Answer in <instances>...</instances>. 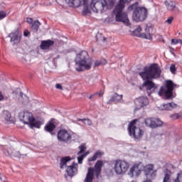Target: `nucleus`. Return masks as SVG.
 Here are the masks:
<instances>
[{"label": "nucleus", "instance_id": "f257e3e1", "mask_svg": "<svg viewBox=\"0 0 182 182\" xmlns=\"http://www.w3.org/2000/svg\"><path fill=\"white\" fill-rule=\"evenodd\" d=\"M139 76L144 80L142 86L146 87V93L150 96L155 89H157L156 83L153 80L160 79L161 76V68L157 63H152L149 66H145L143 71L139 73Z\"/></svg>", "mask_w": 182, "mask_h": 182}, {"label": "nucleus", "instance_id": "f03ea898", "mask_svg": "<svg viewBox=\"0 0 182 182\" xmlns=\"http://www.w3.org/2000/svg\"><path fill=\"white\" fill-rule=\"evenodd\" d=\"M75 62L77 72H83L85 69L90 70L92 68V58L86 50H82L77 55Z\"/></svg>", "mask_w": 182, "mask_h": 182}, {"label": "nucleus", "instance_id": "7ed1b4c3", "mask_svg": "<svg viewBox=\"0 0 182 182\" xmlns=\"http://www.w3.org/2000/svg\"><path fill=\"white\" fill-rule=\"evenodd\" d=\"M131 1L132 0H119L117 5L113 11L116 21L122 22V23H125L127 26H130V22L129 21L127 13L123 12V9H124L125 4H129Z\"/></svg>", "mask_w": 182, "mask_h": 182}, {"label": "nucleus", "instance_id": "20e7f679", "mask_svg": "<svg viewBox=\"0 0 182 182\" xmlns=\"http://www.w3.org/2000/svg\"><path fill=\"white\" fill-rule=\"evenodd\" d=\"M128 11H134L132 14V19L135 22H143L147 19L149 15L146 7L139 6V2H135L127 8Z\"/></svg>", "mask_w": 182, "mask_h": 182}, {"label": "nucleus", "instance_id": "39448f33", "mask_svg": "<svg viewBox=\"0 0 182 182\" xmlns=\"http://www.w3.org/2000/svg\"><path fill=\"white\" fill-rule=\"evenodd\" d=\"M176 87H177V85L174 83L173 80H166L165 85L160 87L158 95L161 96V97H164L166 100L174 99V97H176V93L173 92Z\"/></svg>", "mask_w": 182, "mask_h": 182}, {"label": "nucleus", "instance_id": "423d86ee", "mask_svg": "<svg viewBox=\"0 0 182 182\" xmlns=\"http://www.w3.org/2000/svg\"><path fill=\"white\" fill-rule=\"evenodd\" d=\"M102 168V161H97V163H95V166L87 168V173H86V178H84V182H93L94 176L99 178Z\"/></svg>", "mask_w": 182, "mask_h": 182}, {"label": "nucleus", "instance_id": "0eeeda50", "mask_svg": "<svg viewBox=\"0 0 182 182\" xmlns=\"http://www.w3.org/2000/svg\"><path fill=\"white\" fill-rule=\"evenodd\" d=\"M136 123H137V119H133L128 125V134L129 136L133 137L135 140H140L144 132L140 129L139 127H136Z\"/></svg>", "mask_w": 182, "mask_h": 182}, {"label": "nucleus", "instance_id": "6e6552de", "mask_svg": "<svg viewBox=\"0 0 182 182\" xmlns=\"http://www.w3.org/2000/svg\"><path fill=\"white\" fill-rule=\"evenodd\" d=\"M65 2L68 4L69 6H73L74 8H79L80 5H84L83 13L85 15L90 14V9L87 5V0H65Z\"/></svg>", "mask_w": 182, "mask_h": 182}, {"label": "nucleus", "instance_id": "1a4fd4ad", "mask_svg": "<svg viewBox=\"0 0 182 182\" xmlns=\"http://www.w3.org/2000/svg\"><path fill=\"white\" fill-rule=\"evenodd\" d=\"M128 163L124 160H117L115 161V165L114 166V171L117 175H122L127 173L128 170Z\"/></svg>", "mask_w": 182, "mask_h": 182}, {"label": "nucleus", "instance_id": "9d476101", "mask_svg": "<svg viewBox=\"0 0 182 182\" xmlns=\"http://www.w3.org/2000/svg\"><path fill=\"white\" fill-rule=\"evenodd\" d=\"M3 151L5 156L11 157H17V159H26V154H21V152L15 151L13 147L4 148Z\"/></svg>", "mask_w": 182, "mask_h": 182}, {"label": "nucleus", "instance_id": "9b49d317", "mask_svg": "<svg viewBox=\"0 0 182 182\" xmlns=\"http://www.w3.org/2000/svg\"><path fill=\"white\" fill-rule=\"evenodd\" d=\"M144 123L147 127L151 129H157V127L163 126V121L159 118H146L144 120Z\"/></svg>", "mask_w": 182, "mask_h": 182}, {"label": "nucleus", "instance_id": "f8f14e48", "mask_svg": "<svg viewBox=\"0 0 182 182\" xmlns=\"http://www.w3.org/2000/svg\"><path fill=\"white\" fill-rule=\"evenodd\" d=\"M57 139L59 141L68 143L72 139V135L66 129H61L58 132Z\"/></svg>", "mask_w": 182, "mask_h": 182}, {"label": "nucleus", "instance_id": "ddd939ff", "mask_svg": "<svg viewBox=\"0 0 182 182\" xmlns=\"http://www.w3.org/2000/svg\"><path fill=\"white\" fill-rule=\"evenodd\" d=\"M135 103V111L140 110L142 107L149 106V98L144 96L139 97L134 100Z\"/></svg>", "mask_w": 182, "mask_h": 182}, {"label": "nucleus", "instance_id": "4468645a", "mask_svg": "<svg viewBox=\"0 0 182 182\" xmlns=\"http://www.w3.org/2000/svg\"><path fill=\"white\" fill-rule=\"evenodd\" d=\"M107 5L106 0H92L91 8L94 12H99L100 8H105Z\"/></svg>", "mask_w": 182, "mask_h": 182}, {"label": "nucleus", "instance_id": "2eb2a0df", "mask_svg": "<svg viewBox=\"0 0 182 182\" xmlns=\"http://www.w3.org/2000/svg\"><path fill=\"white\" fill-rule=\"evenodd\" d=\"M141 31V27L138 26L134 31H132V36H137L138 38H142L143 39H149V41H151L153 37L150 33H140Z\"/></svg>", "mask_w": 182, "mask_h": 182}, {"label": "nucleus", "instance_id": "dca6fc26", "mask_svg": "<svg viewBox=\"0 0 182 182\" xmlns=\"http://www.w3.org/2000/svg\"><path fill=\"white\" fill-rule=\"evenodd\" d=\"M164 4L167 11H169V12H173V14H178V12H180L178 7H177L176 4V1L166 0L164 1Z\"/></svg>", "mask_w": 182, "mask_h": 182}, {"label": "nucleus", "instance_id": "f3484780", "mask_svg": "<svg viewBox=\"0 0 182 182\" xmlns=\"http://www.w3.org/2000/svg\"><path fill=\"white\" fill-rule=\"evenodd\" d=\"M7 38H10V42H13V45L21 43V37L19 36V28H16L14 31L10 33Z\"/></svg>", "mask_w": 182, "mask_h": 182}, {"label": "nucleus", "instance_id": "a211bd4d", "mask_svg": "<svg viewBox=\"0 0 182 182\" xmlns=\"http://www.w3.org/2000/svg\"><path fill=\"white\" fill-rule=\"evenodd\" d=\"M19 118L24 124H28V126L35 119V117H33V114L29 112H24L23 114L19 116Z\"/></svg>", "mask_w": 182, "mask_h": 182}, {"label": "nucleus", "instance_id": "6ab92c4d", "mask_svg": "<svg viewBox=\"0 0 182 182\" xmlns=\"http://www.w3.org/2000/svg\"><path fill=\"white\" fill-rule=\"evenodd\" d=\"M46 132L50 133V134L53 135V130L56 129V120L55 119H51L44 127Z\"/></svg>", "mask_w": 182, "mask_h": 182}, {"label": "nucleus", "instance_id": "aec40b11", "mask_svg": "<svg viewBox=\"0 0 182 182\" xmlns=\"http://www.w3.org/2000/svg\"><path fill=\"white\" fill-rule=\"evenodd\" d=\"M130 176H139L141 174V164H136L132 166V167H130V171L129 173Z\"/></svg>", "mask_w": 182, "mask_h": 182}, {"label": "nucleus", "instance_id": "412c9836", "mask_svg": "<svg viewBox=\"0 0 182 182\" xmlns=\"http://www.w3.org/2000/svg\"><path fill=\"white\" fill-rule=\"evenodd\" d=\"M80 151L77 154V160H83L86 157H87V154H89V151H86V146L85 145L82 144L79 146ZM84 153V154H83Z\"/></svg>", "mask_w": 182, "mask_h": 182}, {"label": "nucleus", "instance_id": "4be33fe9", "mask_svg": "<svg viewBox=\"0 0 182 182\" xmlns=\"http://www.w3.org/2000/svg\"><path fill=\"white\" fill-rule=\"evenodd\" d=\"M78 166L77 164L73 163V164L68 166V168L65 169V173H68V176L73 177L76 174V168Z\"/></svg>", "mask_w": 182, "mask_h": 182}, {"label": "nucleus", "instance_id": "5701e85b", "mask_svg": "<svg viewBox=\"0 0 182 182\" xmlns=\"http://www.w3.org/2000/svg\"><path fill=\"white\" fill-rule=\"evenodd\" d=\"M55 45V41L52 40H46L41 41L40 48L43 50H47V49H49L50 46H53Z\"/></svg>", "mask_w": 182, "mask_h": 182}, {"label": "nucleus", "instance_id": "b1692460", "mask_svg": "<svg viewBox=\"0 0 182 182\" xmlns=\"http://www.w3.org/2000/svg\"><path fill=\"white\" fill-rule=\"evenodd\" d=\"M177 107V105L174 102H168L166 104H162L160 105V110H173V109H176Z\"/></svg>", "mask_w": 182, "mask_h": 182}, {"label": "nucleus", "instance_id": "393cba45", "mask_svg": "<svg viewBox=\"0 0 182 182\" xmlns=\"http://www.w3.org/2000/svg\"><path fill=\"white\" fill-rule=\"evenodd\" d=\"M154 168V165L149 164L143 167V172H145V176H152V173H155L154 170H153Z\"/></svg>", "mask_w": 182, "mask_h": 182}, {"label": "nucleus", "instance_id": "a878e982", "mask_svg": "<svg viewBox=\"0 0 182 182\" xmlns=\"http://www.w3.org/2000/svg\"><path fill=\"white\" fill-rule=\"evenodd\" d=\"M42 23L39 22V20H34L33 23L31 26V31L34 32V33H38L39 31V26H41Z\"/></svg>", "mask_w": 182, "mask_h": 182}, {"label": "nucleus", "instance_id": "bb28decb", "mask_svg": "<svg viewBox=\"0 0 182 182\" xmlns=\"http://www.w3.org/2000/svg\"><path fill=\"white\" fill-rule=\"evenodd\" d=\"M122 99H123V95H119L117 93H114L112 96L110 100L108 101V103H109V105H110V103H112L113 102H119V100H121Z\"/></svg>", "mask_w": 182, "mask_h": 182}, {"label": "nucleus", "instance_id": "cd10ccee", "mask_svg": "<svg viewBox=\"0 0 182 182\" xmlns=\"http://www.w3.org/2000/svg\"><path fill=\"white\" fill-rule=\"evenodd\" d=\"M105 156V152L102 151H97L95 154L89 159V160H97V159H102Z\"/></svg>", "mask_w": 182, "mask_h": 182}, {"label": "nucleus", "instance_id": "c85d7f7f", "mask_svg": "<svg viewBox=\"0 0 182 182\" xmlns=\"http://www.w3.org/2000/svg\"><path fill=\"white\" fill-rule=\"evenodd\" d=\"M2 117L5 119L6 122H12V116L11 115V112L8 110L3 111Z\"/></svg>", "mask_w": 182, "mask_h": 182}, {"label": "nucleus", "instance_id": "c756f323", "mask_svg": "<svg viewBox=\"0 0 182 182\" xmlns=\"http://www.w3.org/2000/svg\"><path fill=\"white\" fill-rule=\"evenodd\" d=\"M31 129H33V127H36V129H41V122L36 121L34 118V120L29 124Z\"/></svg>", "mask_w": 182, "mask_h": 182}, {"label": "nucleus", "instance_id": "7c9ffc66", "mask_svg": "<svg viewBox=\"0 0 182 182\" xmlns=\"http://www.w3.org/2000/svg\"><path fill=\"white\" fill-rule=\"evenodd\" d=\"M107 63V60L106 59L102 58L100 60H96L94 64V68H98L100 65H106Z\"/></svg>", "mask_w": 182, "mask_h": 182}, {"label": "nucleus", "instance_id": "2f4dec72", "mask_svg": "<svg viewBox=\"0 0 182 182\" xmlns=\"http://www.w3.org/2000/svg\"><path fill=\"white\" fill-rule=\"evenodd\" d=\"M77 121L83 122L85 123V124H87V126H92V120H90L89 119H78Z\"/></svg>", "mask_w": 182, "mask_h": 182}, {"label": "nucleus", "instance_id": "473e14b6", "mask_svg": "<svg viewBox=\"0 0 182 182\" xmlns=\"http://www.w3.org/2000/svg\"><path fill=\"white\" fill-rule=\"evenodd\" d=\"M69 162V160H61L60 161V169H63L66 166V164Z\"/></svg>", "mask_w": 182, "mask_h": 182}, {"label": "nucleus", "instance_id": "72a5a7b5", "mask_svg": "<svg viewBox=\"0 0 182 182\" xmlns=\"http://www.w3.org/2000/svg\"><path fill=\"white\" fill-rule=\"evenodd\" d=\"M180 114L178 113H175V114H172L169 116V117L172 119V120H177V119H180Z\"/></svg>", "mask_w": 182, "mask_h": 182}, {"label": "nucleus", "instance_id": "f704fd0d", "mask_svg": "<svg viewBox=\"0 0 182 182\" xmlns=\"http://www.w3.org/2000/svg\"><path fill=\"white\" fill-rule=\"evenodd\" d=\"M170 72L173 74V75H176V72H177V68H176V65L175 64H171L170 66Z\"/></svg>", "mask_w": 182, "mask_h": 182}, {"label": "nucleus", "instance_id": "c9c22d12", "mask_svg": "<svg viewBox=\"0 0 182 182\" xmlns=\"http://www.w3.org/2000/svg\"><path fill=\"white\" fill-rule=\"evenodd\" d=\"M5 18H6V11H0V21L5 19Z\"/></svg>", "mask_w": 182, "mask_h": 182}, {"label": "nucleus", "instance_id": "e433bc0d", "mask_svg": "<svg viewBox=\"0 0 182 182\" xmlns=\"http://www.w3.org/2000/svg\"><path fill=\"white\" fill-rule=\"evenodd\" d=\"M164 182H171V176L168 174H165L164 177Z\"/></svg>", "mask_w": 182, "mask_h": 182}, {"label": "nucleus", "instance_id": "4c0bfd02", "mask_svg": "<svg viewBox=\"0 0 182 182\" xmlns=\"http://www.w3.org/2000/svg\"><path fill=\"white\" fill-rule=\"evenodd\" d=\"M178 43H180V39H174V38H173L171 41V45H177Z\"/></svg>", "mask_w": 182, "mask_h": 182}, {"label": "nucleus", "instance_id": "58836bf2", "mask_svg": "<svg viewBox=\"0 0 182 182\" xmlns=\"http://www.w3.org/2000/svg\"><path fill=\"white\" fill-rule=\"evenodd\" d=\"M23 96H24V100L26 102H28L29 100V98L28 97V96H26V95H24L23 92H20V97L23 99Z\"/></svg>", "mask_w": 182, "mask_h": 182}, {"label": "nucleus", "instance_id": "ea45409f", "mask_svg": "<svg viewBox=\"0 0 182 182\" xmlns=\"http://www.w3.org/2000/svg\"><path fill=\"white\" fill-rule=\"evenodd\" d=\"M173 16H171L168 18L166 22L167 23L168 25H171V23L173 22Z\"/></svg>", "mask_w": 182, "mask_h": 182}, {"label": "nucleus", "instance_id": "a19ab883", "mask_svg": "<svg viewBox=\"0 0 182 182\" xmlns=\"http://www.w3.org/2000/svg\"><path fill=\"white\" fill-rule=\"evenodd\" d=\"M26 22L29 23L30 25H32L35 21H33V18H26Z\"/></svg>", "mask_w": 182, "mask_h": 182}, {"label": "nucleus", "instance_id": "79ce46f5", "mask_svg": "<svg viewBox=\"0 0 182 182\" xmlns=\"http://www.w3.org/2000/svg\"><path fill=\"white\" fill-rule=\"evenodd\" d=\"M6 99H8V97H5L0 91V102H2V100H6Z\"/></svg>", "mask_w": 182, "mask_h": 182}, {"label": "nucleus", "instance_id": "37998d69", "mask_svg": "<svg viewBox=\"0 0 182 182\" xmlns=\"http://www.w3.org/2000/svg\"><path fill=\"white\" fill-rule=\"evenodd\" d=\"M75 158H71L70 156L61 157L60 160H73Z\"/></svg>", "mask_w": 182, "mask_h": 182}, {"label": "nucleus", "instance_id": "c03bdc74", "mask_svg": "<svg viewBox=\"0 0 182 182\" xmlns=\"http://www.w3.org/2000/svg\"><path fill=\"white\" fill-rule=\"evenodd\" d=\"M29 35H31V32H29V31L28 30H25L23 32V36L27 37V36H29Z\"/></svg>", "mask_w": 182, "mask_h": 182}, {"label": "nucleus", "instance_id": "a18cd8bd", "mask_svg": "<svg viewBox=\"0 0 182 182\" xmlns=\"http://www.w3.org/2000/svg\"><path fill=\"white\" fill-rule=\"evenodd\" d=\"M55 87H56V89H59V90H63V87H62V85H60V84H56Z\"/></svg>", "mask_w": 182, "mask_h": 182}, {"label": "nucleus", "instance_id": "49530a36", "mask_svg": "<svg viewBox=\"0 0 182 182\" xmlns=\"http://www.w3.org/2000/svg\"><path fill=\"white\" fill-rule=\"evenodd\" d=\"M107 1L112 6L114 5V2H116V0H107Z\"/></svg>", "mask_w": 182, "mask_h": 182}, {"label": "nucleus", "instance_id": "de8ad7c7", "mask_svg": "<svg viewBox=\"0 0 182 182\" xmlns=\"http://www.w3.org/2000/svg\"><path fill=\"white\" fill-rule=\"evenodd\" d=\"M170 52L171 53L172 55H174V48H173V47L169 46Z\"/></svg>", "mask_w": 182, "mask_h": 182}, {"label": "nucleus", "instance_id": "09e8293b", "mask_svg": "<svg viewBox=\"0 0 182 182\" xmlns=\"http://www.w3.org/2000/svg\"><path fill=\"white\" fill-rule=\"evenodd\" d=\"M98 96L99 97H102V96H103V91L100 90V92H98Z\"/></svg>", "mask_w": 182, "mask_h": 182}, {"label": "nucleus", "instance_id": "8fccbe9b", "mask_svg": "<svg viewBox=\"0 0 182 182\" xmlns=\"http://www.w3.org/2000/svg\"><path fill=\"white\" fill-rule=\"evenodd\" d=\"M179 176H180V174H178V176H176V179H175V182H180Z\"/></svg>", "mask_w": 182, "mask_h": 182}, {"label": "nucleus", "instance_id": "3c124183", "mask_svg": "<svg viewBox=\"0 0 182 182\" xmlns=\"http://www.w3.org/2000/svg\"><path fill=\"white\" fill-rule=\"evenodd\" d=\"M97 95H99V92H95V93L92 94V96L95 97V96H96Z\"/></svg>", "mask_w": 182, "mask_h": 182}, {"label": "nucleus", "instance_id": "603ef678", "mask_svg": "<svg viewBox=\"0 0 182 182\" xmlns=\"http://www.w3.org/2000/svg\"><path fill=\"white\" fill-rule=\"evenodd\" d=\"M78 164H82V160H78Z\"/></svg>", "mask_w": 182, "mask_h": 182}, {"label": "nucleus", "instance_id": "864d4df0", "mask_svg": "<svg viewBox=\"0 0 182 182\" xmlns=\"http://www.w3.org/2000/svg\"><path fill=\"white\" fill-rule=\"evenodd\" d=\"M98 35L96 36L97 42H99V38H97Z\"/></svg>", "mask_w": 182, "mask_h": 182}, {"label": "nucleus", "instance_id": "5fc2aeb1", "mask_svg": "<svg viewBox=\"0 0 182 182\" xmlns=\"http://www.w3.org/2000/svg\"><path fill=\"white\" fill-rule=\"evenodd\" d=\"M92 97H93V95H91L89 97V99H92Z\"/></svg>", "mask_w": 182, "mask_h": 182}, {"label": "nucleus", "instance_id": "6e6d98bb", "mask_svg": "<svg viewBox=\"0 0 182 182\" xmlns=\"http://www.w3.org/2000/svg\"><path fill=\"white\" fill-rule=\"evenodd\" d=\"M104 42L106 41V38L103 37Z\"/></svg>", "mask_w": 182, "mask_h": 182}, {"label": "nucleus", "instance_id": "4d7b16f0", "mask_svg": "<svg viewBox=\"0 0 182 182\" xmlns=\"http://www.w3.org/2000/svg\"><path fill=\"white\" fill-rule=\"evenodd\" d=\"M145 182H152V181H145Z\"/></svg>", "mask_w": 182, "mask_h": 182}, {"label": "nucleus", "instance_id": "13d9d810", "mask_svg": "<svg viewBox=\"0 0 182 182\" xmlns=\"http://www.w3.org/2000/svg\"><path fill=\"white\" fill-rule=\"evenodd\" d=\"M92 52H95V49L92 48Z\"/></svg>", "mask_w": 182, "mask_h": 182}]
</instances>
